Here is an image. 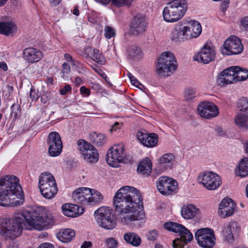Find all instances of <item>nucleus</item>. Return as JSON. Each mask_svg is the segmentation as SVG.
Returning a JSON list of instances; mask_svg holds the SVG:
<instances>
[{
  "label": "nucleus",
  "instance_id": "obj_1",
  "mask_svg": "<svg viewBox=\"0 0 248 248\" xmlns=\"http://www.w3.org/2000/svg\"><path fill=\"white\" fill-rule=\"evenodd\" d=\"M113 205L124 224H129L144 217L140 193L134 187L126 186L120 188L113 198Z\"/></svg>",
  "mask_w": 248,
  "mask_h": 248
},
{
  "label": "nucleus",
  "instance_id": "obj_2",
  "mask_svg": "<svg viewBox=\"0 0 248 248\" xmlns=\"http://www.w3.org/2000/svg\"><path fill=\"white\" fill-rule=\"evenodd\" d=\"M18 182L14 175L0 179V206L15 207L23 203L24 194Z\"/></svg>",
  "mask_w": 248,
  "mask_h": 248
},
{
  "label": "nucleus",
  "instance_id": "obj_3",
  "mask_svg": "<svg viewBox=\"0 0 248 248\" xmlns=\"http://www.w3.org/2000/svg\"><path fill=\"white\" fill-rule=\"evenodd\" d=\"M21 214L24 217L23 224H25V229L42 230L47 228L48 226L52 225L54 222V217L49 213L41 215L35 209H32Z\"/></svg>",
  "mask_w": 248,
  "mask_h": 248
},
{
  "label": "nucleus",
  "instance_id": "obj_4",
  "mask_svg": "<svg viewBox=\"0 0 248 248\" xmlns=\"http://www.w3.org/2000/svg\"><path fill=\"white\" fill-rule=\"evenodd\" d=\"M21 213L15 214L11 218L0 219V233L3 236L14 239L19 236L25 224Z\"/></svg>",
  "mask_w": 248,
  "mask_h": 248
},
{
  "label": "nucleus",
  "instance_id": "obj_5",
  "mask_svg": "<svg viewBox=\"0 0 248 248\" xmlns=\"http://www.w3.org/2000/svg\"><path fill=\"white\" fill-rule=\"evenodd\" d=\"M187 9L186 0H173L168 2L164 8L163 17L167 22H175L181 19Z\"/></svg>",
  "mask_w": 248,
  "mask_h": 248
},
{
  "label": "nucleus",
  "instance_id": "obj_6",
  "mask_svg": "<svg viewBox=\"0 0 248 248\" xmlns=\"http://www.w3.org/2000/svg\"><path fill=\"white\" fill-rule=\"evenodd\" d=\"M248 78V70L239 66H231L221 72L217 78L219 84L224 85L243 81Z\"/></svg>",
  "mask_w": 248,
  "mask_h": 248
},
{
  "label": "nucleus",
  "instance_id": "obj_7",
  "mask_svg": "<svg viewBox=\"0 0 248 248\" xmlns=\"http://www.w3.org/2000/svg\"><path fill=\"white\" fill-rule=\"evenodd\" d=\"M177 68L176 59L171 52H164L158 58L156 70L159 76L167 77L170 76Z\"/></svg>",
  "mask_w": 248,
  "mask_h": 248
},
{
  "label": "nucleus",
  "instance_id": "obj_8",
  "mask_svg": "<svg viewBox=\"0 0 248 248\" xmlns=\"http://www.w3.org/2000/svg\"><path fill=\"white\" fill-rule=\"evenodd\" d=\"M164 228L170 231L179 233L180 238L173 241L172 247L174 248H183L184 245L190 242L193 238L192 233L183 225L173 222H166Z\"/></svg>",
  "mask_w": 248,
  "mask_h": 248
},
{
  "label": "nucleus",
  "instance_id": "obj_9",
  "mask_svg": "<svg viewBox=\"0 0 248 248\" xmlns=\"http://www.w3.org/2000/svg\"><path fill=\"white\" fill-rule=\"evenodd\" d=\"M38 185L42 195L46 199L54 197L58 191L57 185L54 176L49 173H42L39 177Z\"/></svg>",
  "mask_w": 248,
  "mask_h": 248
},
{
  "label": "nucleus",
  "instance_id": "obj_10",
  "mask_svg": "<svg viewBox=\"0 0 248 248\" xmlns=\"http://www.w3.org/2000/svg\"><path fill=\"white\" fill-rule=\"evenodd\" d=\"M106 160L112 167H118L120 163L126 164L131 161L130 156H126L123 144L114 145L108 151Z\"/></svg>",
  "mask_w": 248,
  "mask_h": 248
},
{
  "label": "nucleus",
  "instance_id": "obj_11",
  "mask_svg": "<svg viewBox=\"0 0 248 248\" xmlns=\"http://www.w3.org/2000/svg\"><path fill=\"white\" fill-rule=\"evenodd\" d=\"M198 244L203 248H212L216 243L214 231L209 228H200L195 233Z\"/></svg>",
  "mask_w": 248,
  "mask_h": 248
},
{
  "label": "nucleus",
  "instance_id": "obj_12",
  "mask_svg": "<svg viewBox=\"0 0 248 248\" xmlns=\"http://www.w3.org/2000/svg\"><path fill=\"white\" fill-rule=\"evenodd\" d=\"M94 216L97 224L105 229L112 230L116 226L108 207H100L94 212Z\"/></svg>",
  "mask_w": 248,
  "mask_h": 248
},
{
  "label": "nucleus",
  "instance_id": "obj_13",
  "mask_svg": "<svg viewBox=\"0 0 248 248\" xmlns=\"http://www.w3.org/2000/svg\"><path fill=\"white\" fill-rule=\"evenodd\" d=\"M79 151L84 159L89 163H95L98 160L99 155L96 149L90 143L83 140L78 141Z\"/></svg>",
  "mask_w": 248,
  "mask_h": 248
},
{
  "label": "nucleus",
  "instance_id": "obj_14",
  "mask_svg": "<svg viewBox=\"0 0 248 248\" xmlns=\"http://www.w3.org/2000/svg\"><path fill=\"white\" fill-rule=\"evenodd\" d=\"M198 180L199 183L202 184L209 190H214L221 185L220 176L212 171H206L201 173Z\"/></svg>",
  "mask_w": 248,
  "mask_h": 248
},
{
  "label": "nucleus",
  "instance_id": "obj_15",
  "mask_svg": "<svg viewBox=\"0 0 248 248\" xmlns=\"http://www.w3.org/2000/svg\"><path fill=\"white\" fill-rule=\"evenodd\" d=\"M156 186L158 190L162 194L169 195L173 192H176L178 187V184L172 178L163 176L156 181Z\"/></svg>",
  "mask_w": 248,
  "mask_h": 248
},
{
  "label": "nucleus",
  "instance_id": "obj_16",
  "mask_svg": "<svg viewBox=\"0 0 248 248\" xmlns=\"http://www.w3.org/2000/svg\"><path fill=\"white\" fill-rule=\"evenodd\" d=\"M223 46L222 53L227 55L238 54L243 49L240 40L235 36H232L227 39Z\"/></svg>",
  "mask_w": 248,
  "mask_h": 248
},
{
  "label": "nucleus",
  "instance_id": "obj_17",
  "mask_svg": "<svg viewBox=\"0 0 248 248\" xmlns=\"http://www.w3.org/2000/svg\"><path fill=\"white\" fill-rule=\"evenodd\" d=\"M48 153L51 156H58L62 149L61 138L58 132H51L48 136Z\"/></svg>",
  "mask_w": 248,
  "mask_h": 248
},
{
  "label": "nucleus",
  "instance_id": "obj_18",
  "mask_svg": "<svg viewBox=\"0 0 248 248\" xmlns=\"http://www.w3.org/2000/svg\"><path fill=\"white\" fill-rule=\"evenodd\" d=\"M216 52L211 44L204 45L201 50L193 56V60L199 62L208 64L214 60Z\"/></svg>",
  "mask_w": 248,
  "mask_h": 248
},
{
  "label": "nucleus",
  "instance_id": "obj_19",
  "mask_svg": "<svg viewBox=\"0 0 248 248\" xmlns=\"http://www.w3.org/2000/svg\"><path fill=\"white\" fill-rule=\"evenodd\" d=\"M197 110L201 117L206 119L215 117L218 114L217 106L210 102H204L200 104L198 106Z\"/></svg>",
  "mask_w": 248,
  "mask_h": 248
},
{
  "label": "nucleus",
  "instance_id": "obj_20",
  "mask_svg": "<svg viewBox=\"0 0 248 248\" xmlns=\"http://www.w3.org/2000/svg\"><path fill=\"white\" fill-rule=\"evenodd\" d=\"M187 32V28L183 20L175 26L171 34V39L176 42H184L189 39Z\"/></svg>",
  "mask_w": 248,
  "mask_h": 248
},
{
  "label": "nucleus",
  "instance_id": "obj_21",
  "mask_svg": "<svg viewBox=\"0 0 248 248\" xmlns=\"http://www.w3.org/2000/svg\"><path fill=\"white\" fill-rule=\"evenodd\" d=\"M146 27L145 16L141 14H137L132 20L130 32L134 35H138L146 31Z\"/></svg>",
  "mask_w": 248,
  "mask_h": 248
},
{
  "label": "nucleus",
  "instance_id": "obj_22",
  "mask_svg": "<svg viewBox=\"0 0 248 248\" xmlns=\"http://www.w3.org/2000/svg\"><path fill=\"white\" fill-rule=\"evenodd\" d=\"M137 137L141 143L147 147H155L158 142V136L154 133H147L139 131L137 132Z\"/></svg>",
  "mask_w": 248,
  "mask_h": 248
},
{
  "label": "nucleus",
  "instance_id": "obj_23",
  "mask_svg": "<svg viewBox=\"0 0 248 248\" xmlns=\"http://www.w3.org/2000/svg\"><path fill=\"white\" fill-rule=\"evenodd\" d=\"M235 208V204L230 198L223 199L219 204L218 214L222 217L232 215Z\"/></svg>",
  "mask_w": 248,
  "mask_h": 248
},
{
  "label": "nucleus",
  "instance_id": "obj_24",
  "mask_svg": "<svg viewBox=\"0 0 248 248\" xmlns=\"http://www.w3.org/2000/svg\"><path fill=\"white\" fill-rule=\"evenodd\" d=\"M90 195V188L80 187L76 190L73 193V200L78 203L88 205Z\"/></svg>",
  "mask_w": 248,
  "mask_h": 248
},
{
  "label": "nucleus",
  "instance_id": "obj_25",
  "mask_svg": "<svg viewBox=\"0 0 248 248\" xmlns=\"http://www.w3.org/2000/svg\"><path fill=\"white\" fill-rule=\"evenodd\" d=\"M23 58L29 63H34L39 62L42 57V53L40 50L33 47H28L23 50Z\"/></svg>",
  "mask_w": 248,
  "mask_h": 248
},
{
  "label": "nucleus",
  "instance_id": "obj_26",
  "mask_svg": "<svg viewBox=\"0 0 248 248\" xmlns=\"http://www.w3.org/2000/svg\"><path fill=\"white\" fill-rule=\"evenodd\" d=\"M187 28V33L189 39L195 38L198 37L202 31V26L200 23L196 20H184Z\"/></svg>",
  "mask_w": 248,
  "mask_h": 248
},
{
  "label": "nucleus",
  "instance_id": "obj_27",
  "mask_svg": "<svg viewBox=\"0 0 248 248\" xmlns=\"http://www.w3.org/2000/svg\"><path fill=\"white\" fill-rule=\"evenodd\" d=\"M63 214L69 217H76L82 214L84 211L83 208L80 209L79 211V207L78 205L73 204H65L62 207Z\"/></svg>",
  "mask_w": 248,
  "mask_h": 248
},
{
  "label": "nucleus",
  "instance_id": "obj_28",
  "mask_svg": "<svg viewBox=\"0 0 248 248\" xmlns=\"http://www.w3.org/2000/svg\"><path fill=\"white\" fill-rule=\"evenodd\" d=\"M175 160V157L172 154L167 153L162 156L159 160V168L161 171L170 169Z\"/></svg>",
  "mask_w": 248,
  "mask_h": 248
},
{
  "label": "nucleus",
  "instance_id": "obj_29",
  "mask_svg": "<svg viewBox=\"0 0 248 248\" xmlns=\"http://www.w3.org/2000/svg\"><path fill=\"white\" fill-rule=\"evenodd\" d=\"M199 209L193 204H188L184 205L181 209V214L182 217L186 219H190L194 217L198 212Z\"/></svg>",
  "mask_w": 248,
  "mask_h": 248
},
{
  "label": "nucleus",
  "instance_id": "obj_30",
  "mask_svg": "<svg viewBox=\"0 0 248 248\" xmlns=\"http://www.w3.org/2000/svg\"><path fill=\"white\" fill-rule=\"evenodd\" d=\"M75 232L70 229H62L57 234L58 239L63 243L70 242L75 237Z\"/></svg>",
  "mask_w": 248,
  "mask_h": 248
},
{
  "label": "nucleus",
  "instance_id": "obj_31",
  "mask_svg": "<svg viewBox=\"0 0 248 248\" xmlns=\"http://www.w3.org/2000/svg\"><path fill=\"white\" fill-rule=\"evenodd\" d=\"M124 239L126 244L133 247H138L141 241L140 237L134 232H127L124 233Z\"/></svg>",
  "mask_w": 248,
  "mask_h": 248
},
{
  "label": "nucleus",
  "instance_id": "obj_32",
  "mask_svg": "<svg viewBox=\"0 0 248 248\" xmlns=\"http://www.w3.org/2000/svg\"><path fill=\"white\" fill-rule=\"evenodd\" d=\"M235 124L242 131L248 130V115L239 113L235 117Z\"/></svg>",
  "mask_w": 248,
  "mask_h": 248
},
{
  "label": "nucleus",
  "instance_id": "obj_33",
  "mask_svg": "<svg viewBox=\"0 0 248 248\" xmlns=\"http://www.w3.org/2000/svg\"><path fill=\"white\" fill-rule=\"evenodd\" d=\"M152 170V164L149 158L144 159L139 165L137 170L139 172L143 174L149 175L151 173Z\"/></svg>",
  "mask_w": 248,
  "mask_h": 248
},
{
  "label": "nucleus",
  "instance_id": "obj_34",
  "mask_svg": "<svg viewBox=\"0 0 248 248\" xmlns=\"http://www.w3.org/2000/svg\"><path fill=\"white\" fill-rule=\"evenodd\" d=\"M89 139L91 142L97 146H101L106 142L105 136L103 134L96 132L91 133L89 135Z\"/></svg>",
  "mask_w": 248,
  "mask_h": 248
},
{
  "label": "nucleus",
  "instance_id": "obj_35",
  "mask_svg": "<svg viewBox=\"0 0 248 248\" xmlns=\"http://www.w3.org/2000/svg\"><path fill=\"white\" fill-rule=\"evenodd\" d=\"M16 30V25L12 22H0V33L9 36Z\"/></svg>",
  "mask_w": 248,
  "mask_h": 248
},
{
  "label": "nucleus",
  "instance_id": "obj_36",
  "mask_svg": "<svg viewBox=\"0 0 248 248\" xmlns=\"http://www.w3.org/2000/svg\"><path fill=\"white\" fill-rule=\"evenodd\" d=\"M236 174L241 177L248 175V157H245L240 161L236 171Z\"/></svg>",
  "mask_w": 248,
  "mask_h": 248
},
{
  "label": "nucleus",
  "instance_id": "obj_37",
  "mask_svg": "<svg viewBox=\"0 0 248 248\" xmlns=\"http://www.w3.org/2000/svg\"><path fill=\"white\" fill-rule=\"evenodd\" d=\"M90 195L89 204L98 203L103 201V196L101 193L95 189L90 188Z\"/></svg>",
  "mask_w": 248,
  "mask_h": 248
},
{
  "label": "nucleus",
  "instance_id": "obj_38",
  "mask_svg": "<svg viewBox=\"0 0 248 248\" xmlns=\"http://www.w3.org/2000/svg\"><path fill=\"white\" fill-rule=\"evenodd\" d=\"M127 52L128 57L131 60L139 59L142 55L140 49L135 45L129 46L127 48Z\"/></svg>",
  "mask_w": 248,
  "mask_h": 248
},
{
  "label": "nucleus",
  "instance_id": "obj_39",
  "mask_svg": "<svg viewBox=\"0 0 248 248\" xmlns=\"http://www.w3.org/2000/svg\"><path fill=\"white\" fill-rule=\"evenodd\" d=\"M91 58L99 64L104 65L106 62V59L98 49H93L92 53Z\"/></svg>",
  "mask_w": 248,
  "mask_h": 248
},
{
  "label": "nucleus",
  "instance_id": "obj_40",
  "mask_svg": "<svg viewBox=\"0 0 248 248\" xmlns=\"http://www.w3.org/2000/svg\"><path fill=\"white\" fill-rule=\"evenodd\" d=\"M237 106L240 113L248 115V98L242 97L239 99Z\"/></svg>",
  "mask_w": 248,
  "mask_h": 248
},
{
  "label": "nucleus",
  "instance_id": "obj_41",
  "mask_svg": "<svg viewBox=\"0 0 248 248\" xmlns=\"http://www.w3.org/2000/svg\"><path fill=\"white\" fill-rule=\"evenodd\" d=\"M240 228L238 226V224L235 221L229 222L227 226L224 228L223 232L226 233H232L233 234H237L239 231Z\"/></svg>",
  "mask_w": 248,
  "mask_h": 248
},
{
  "label": "nucleus",
  "instance_id": "obj_42",
  "mask_svg": "<svg viewBox=\"0 0 248 248\" xmlns=\"http://www.w3.org/2000/svg\"><path fill=\"white\" fill-rule=\"evenodd\" d=\"M107 248H117L118 241L113 237H109L105 241Z\"/></svg>",
  "mask_w": 248,
  "mask_h": 248
},
{
  "label": "nucleus",
  "instance_id": "obj_43",
  "mask_svg": "<svg viewBox=\"0 0 248 248\" xmlns=\"http://www.w3.org/2000/svg\"><path fill=\"white\" fill-rule=\"evenodd\" d=\"M196 92L192 88H187L185 90V97L186 100H191L196 96Z\"/></svg>",
  "mask_w": 248,
  "mask_h": 248
},
{
  "label": "nucleus",
  "instance_id": "obj_44",
  "mask_svg": "<svg viewBox=\"0 0 248 248\" xmlns=\"http://www.w3.org/2000/svg\"><path fill=\"white\" fill-rule=\"evenodd\" d=\"M62 77L63 78H69L68 74L70 72V67L66 62H64L62 65Z\"/></svg>",
  "mask_w": 248,
  "mask_h": 248
},
{
  "label": "nucleus",
  "instance_id": "obj_45",
  "mask_svg": "<svg viewBox=\"0 0 248 248\" xmlns=\"http://www.w3.org/2000/svg\"><path fill=\"white\" fill-rule=\"evenodd\" d=\"M105 36L107 39H110L115 35V30L111 27H106L105 29Z\"/></svg>",
  "mask_w": 248,
  "mask_h": 248
},
{
  "label": "nucleus",
  "instance_id": "obj_46",
  "mask_svg": "<svg viewBox=\"0 0 248 248\" xmlns=\"http://www.w3.org/2000/svg\"><path fill=\"white\" fill-rule=\"evenodd\" d=\"M112 3L117 6L121 7L126 5H129L130 3L129 0H111Z\"/></svg>",
  "mask_w": 248,
  "mask_h": 248
},
{
  "label": "nucleus",
  "instance_id": "obj_47",
  "mask_svg": "<svg viewBox=\"0 0 248 248\" xmlns=\"http://www.w3.org/2000/svg\"><path fill=\"white\" fill-rule=\"evenodd\" d=\"M157 232L155 230L149 231L147 234L148 239L151 241L155 240L157 239Z\"/></svg>",
  "mask_w": 248,
  "mask_h": 248
},
{
  "label": "nucleus",
  "instance_id": "obj_48",
  "mask_svg": "<svg viewBox=\"0 0 248 248\" xmlns=\"http://www.w3.org/2000/svg\"><path fill=\"white\" fill-rule=\"evenodd\" d=\"M20 113V106L18 104H14L11 107V114L15 116H17Z\"/></svg>",
  "mask_w": 248,
  "mask_h": 248
},
{
  "label": "nucleus",
  "instance_id": "obj_49",
  "mask_svg": "<svg viewBox=\"0 0 248 248\" xmlns=\"http://www.w3.org/2000/svg\"><path fill=\"white\" fill-rule=\"evenodd\" d=\"M128 77L129 78L131 83L138 88H140V86L142 85L140 83L136 78L134 77L131 73L128 74Z\"/></svg>",
  "mask_w": 248,
  "mask_h": 248
},
{
  "label": "nucleus",
  "instance_id": "obj_50",
  "mask_svg": "<svg viewBox=\"0 0 248 248\" xmlns=\"http://www.w3.org/2000/svg\"><path fill=\"white\" fill-rule=\"evenodd\" d=\"M225 240L229 243H231L234 241V237L235 234L232 233H226L223 232Z\"/></svg>",
  "mask_w": 248,
  "mask_h": 248
},
{
  "label": "nucleus",
  "instance_id": "obj_51",
  "mask_svg": "<svg viewBox=\"0 0 248 248\" xmlns=\"http://www.w3.org/2000/svg\"><path fill=\"white\" fill-rule=\"evenodd\" d=\"M71 91V87L69 84L65 85L63 88H62L60 90V93L62 95H65L67 93Z\"/></svg>",
  "mask_w": 248,
  "mask_h": 248
},
{
  "label": "nucleus",
  "instance_id": "obj_52",
  "mask_svg": "<svg viewBox=\"0 0 248 248\" xmlns=\"http://www.w3.org/2000/svg\"><path fill=\"white\" fill-rule=\"evenodd\" d=\"M30 96L33 100H37L39 95L33 88H31L30 92Z\"/></svg>",
  "mask_w": 248,
  "mask_h": 248
},
{
  "label": "nucleus",
  "instance_id": "obj_53",
  "mask_svg": "<svg viewBox=\"0 0 248 248\" xmlns=\"http://www.w3.org/2000/svg\"><path fill=\"white\" fill-rule=\"evenodd\" d=\"M123 125V124L122 123L115 122L112 126L111 128L110 129V132H112L114 131H116L117 129H120Z\"/></svg>",
  "mask_w": 248,
  "mask_h": 248
},
{
  "label": "nucleus",
  "instance_id": "obj_54",
  "mask_svg": "<svg viewBox=\"0 0 248 248\" xmlns=\"http://www.w3.org/2000/svg\"><path fill=\"white\" fill-rule=\"evenodd\" d=\"M241 24L244 30L246 31H248V16H245L242 18Z\"/></svg>",
  "mask_w": 248,
  "mask_h": 248
},
{
  "label": "nucleus",
  "instance_id": "obj_55",
  "mask_svg": "<svg viewBox=\"0 0 248 248\" xmlns=\"http://www.w3.org/2000/svg\"><path fill=\"white\" fill-rule=\"evenodd\" d=\"M80 92L82 94L89 96L90 94V90L85 86H82L80 88Z\"/></svg>",
  "mask_w": 248,
  "mask_h": 248
},
{
  "label": "nucleus",
  "instance_id": "obj_56",
  "mask_svg": "<svg viewBox=\"0 0 248 248\" xmlns=\"http://www.w3.org/2000/svg\"><path fill=\"white\" fill-rule=\"evenodd\" d=\"M37 248H54L53 245L49 243L41 244Z\"/></svg>",
  "mask_w": 248,
  "mask_h": 248
},
{
  "label": "nucleus",
  "instance_id": "obj_57",
  "mask_svg": "<svg viewBox=\"0 0 248 248\" xmlns=\"http://www.w3.org/2000/svg\"><path fill=\"white\" fill-rule=\"evenodd\" d=\"M216 132L218 136H223L225 135V132L220 127H217L216 129Z\"/></svg>",
  "mask_w": 248,
  "mask_h": 248
},
{
  "label": "nucleus",
  "instance_id": "obj_58",
  "mask_svg": "<svg viewBox=\"0 0 248 248\" xmlns=\"http://www.w3.org/2000/svg\"><path fill=\"white\" fill-rule=\"evenodd\" d=\"M93 244L90 241H84L81 246V248H91L92 247Z\"/></svg>",
  "mask_w": 248,
  "mask_h": 248
},
{
  "label": "nucleus",
  "instance_id": "obj_59",
  "mask_svg": "<svg viewBox=\"0 0 248 248\" xmlns=\"http://www.w3.org/2000/svg\"><path fill=\"white\" fill-rule=\"evenodd\" d=\"M49 99V95L43 94L41 96V102L43 104L46 103Z\"/></svg>",
  "mask_w": 248,
  "mask_h": 248
},
{
  "label": "nucleus",
  "instance_id": "obj_60",
  "mask_svg": "<svg viewBox=\"0 0 248 248\" xmlns=\"http://www.w3.org/2000/svg\"><path fill=\"white\" fill-rule=\"evenodd\" d=\"M0 69L3 70L4 71H7L8 67L6 63L4 62H0Z\"/></svg>",
  "mask_w": 248,
  "mask_h": 248
},
{
  "label": "nucleus",
  "instance_id": "obj_61",
  "mask_svg": "<svg viewBox=\"0 0 248 248\" xmlns=\"http://www.w3.org/2000/svg\"><path fill=\"white\" fill-rule=\"evenodd\" d=\"M51 5L55 6L58 5L61 2V0H49Z\"/></svg>",
  "mask_w": 248,
  "mask_h": 248
},
{
  "label": "nucleus",
  "instance_id": "obj_62",
  "mask_svg": "<svg viewBox=\"0 0 248 248\" xmlns=\"http://www.w3.org/2000/svg\"><path fill=\"white\" fill-rule=\"evenodd\" d=\"M64 59L68 62H74V60H73L71 56L69 54H64Z\"/></svg>",
  "mask_w": 248,
  "mask_h": 248
},
{
  "label": "nucleus",
  "instance_id": "obj_63",
  "mask_svg": "<svg viewBox=\"0 0 248 248\" xmlns=\"http://www.w3.org/2000/svg\"><path fill=\"white\" fill-rule=\"evenodd\" d=\"M96 1L100 2L103 4H107L110 0H95Z\"/></svg>",
  "mask_w": 248,
  "mask_h": 248
},
{
  "label": "nucleus",
  "instance_id": "obj_64",
  "mask_svg": "<svg viewBox=\"0 0 248 248\" xmlns=\"http://www.w3.org/2000/svg\"><path fill=\"white\" fill-rule=\"evenodd\" d=\"M82 79L80 77H77L75 78V82L77 85H80L81 83Z\"/></svg>",
  "mask_w": 248,
  "mask_h": 248
}]
</instances>
